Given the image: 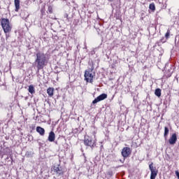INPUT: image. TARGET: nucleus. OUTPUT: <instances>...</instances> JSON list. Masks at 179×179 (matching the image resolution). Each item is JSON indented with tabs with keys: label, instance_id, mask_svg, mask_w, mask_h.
<instances>
[{
	"label": "nucleus",
	"instance_id": "1",
	"mask_svg": "<svg viewBox=\"0 0 179 179\" xmlns=\"http://www.w3.org/2000/svg\"><path fill=\"white\" fill-rule=\"evenodd\" d=\"M47 56L45 54L41 52H38L36 53V59L35 60V64L36 65V68L38 71H40L41 69H44V66L47 65Z\"/></svg>",
	"mask_w": 179,
	"mask_h": 179
},
{
	"label": "nucleus",
	"instance_id": "2",
	"mask_svg": "<svg viewBox=\"0 0 179 179\" xmlns=\"http://www.w3.org/2000/svg\"><path fill=\"white\" fill-rule=\"evenodd\" d=\"M1 26L4 31L6 35V39L8 40L9 37H10V33L12 31V25L9 22V19L8 18H1L0 19Z\"/></svg>",
	"mask_w": 179,
	"mask_h": 179
},
{
	"label": "nucleus",
	"instance_id": "3",
	"mask_svg": "<svg viewBox=\"0 0 179 179\" xmlns=\"http://www.w3.org/2000/svg\"><path fill=\"white\" fill-rule=\"evenodd\" d=\"M94 138L90 136H85L84 145L89 146L91 149L96 148V143H97V138H96V131L93 132Z\"/></svg>",
	"mask_w": 179,
	"mask_h": 179
},
{
	"label": "nucleus",
	"instance_id": "4",
	"mask_svg": "<svg viewBox=\"0 0 179 179\" xmlns=\"http://www.w3.org/2000/svg\"><path fill=\"white\" fill-rule=\"evenodd\" d=\"M51 173H54V174H57V176H62L64 171L62 170V167H61L59 164H57V166H52Z\"/></svg>",
	"mask_w": 179,
	"mask_h": 179
},
{
	"label": "nucleus",
	"instance_id": "5",
	"mask_svg": "<svg viewBox=\"0 0 179 179\" xmlns=\"http://www.w3.org/2000/svg\"><path fill=\"white\" fill-rule=\"evenodd\" d=\"M84 76L85 80L87 82H90V83H93V74L92 73V71L86 70Z\"/></svg>",
	"mask_w": 179,
	"mask_h": 179
},
{
	"label": "nucleus",
	"instance_id": "6",
	"mask_svg": "<svg viewBox=\"0 0 179 179\" xmlns=\"http://www.w3.org/2000/svg\"><path fill=\"white\" fill-rule=\"evenodd\" d=\"M149 169L151 171L150 179H155L157 176V170H156V167L153 166V162L149 165Z\"/></svg>",
	"mask_w": 179,
	"mask_h": 179
},
{
	"label": "nucleus",
	"instance_id": "7",
	"mask_svg": "<svg viewBox=\"0 0 179 179\" xmlns=\"http://www.w3.org/2000/svg\"><path fill=\"white\" fill-rule=\"evenodd\" d=\"M131 153H132V150H131V148L128 147L123 148L122 150V156H123L125 159H127V157H129Z\"/></svg>",
	"mask_w": 179,
	"mask_h": 179
},
{
	"label": "nucleus",
	"instance_id": "8",
	"mask_svg": "<svg viewBox=\"0 0 179 179\" xmlns=\"http://www.w3.org/2000/svg\"><path fill=\"white\" fill-rule=\"evenodd\" d=\"M107 97V94H102L101 95H99V96H97L93 101H92V104H96L97 103H99V101H101L103 100H105V99Z\"/></svg>",
	"mask_w": 179,
	"mask_h": 179
},
{
	"label": "nucleus",
	"instance_id": "9",
	"mask_svg": "<svg viewBox=\"0 0 179 179\" xmlns=\"http://www.w3.org/2000/svg\"><path fill=\"white\" fill-rule=\"evenodd\" d=\"M170 145H175L176 142H177V134L176 133L173 134L169 140Z\"/></svg>",
	"mask_w": 179,
	"mask_h": 179
},
{
	"label": "nucleus",
	"instance_id": "10",
	"mask_svg": "<svg viewBox=\"0 0 179 179\" xmlns=\"http://www.w3.org/2000/svg\"><path fill=\"white\" fill-rule=\"evenodd\" d=\"M48 141H49V142H54L55 141V133H54V131L49 133Z\"/></svg>",
	"mask_w": 179,
	"mask_h": 179
},
{
	"label": "nucleus",
	"instance_id": "11",
	"mask_svg": "<svg viewBox=\"0 0 179 179\" xmlns=\"http://www.w3.org/2000/svg\"><path fill=\"white\" fill-rule=\"evenodd\" d=\"M36 132H38V134L41 135V136H44V135L45 134V130L44 129V128H43L41 127H36Z\"/></svg>",
	"mask_w": 179,
	"mask_h": 179
},
{
	"label": "nucleus",
	"instance_id": "12",
	"mask_svg": "<svg viewBox=\"0 0 179 179\" xmlns=\"http://www.w3.org/2000/svg\"><path fill=\"white\" fill-rule=\"evenodd\" d=\"M14 3L15 6V12H19V9H20V0H14Z\"/></svg>",
	"mask_w": 179,
	"mask_h": 179
},
{
	"label": "nucleus",
	"instance_id": "13",
	"mask_svg": "<svg viewBox=\"0 0 179 179\" xmlns=\"http://www.w3.org/2000/svg\"><path fill=\"white\" fill-rule=\"evenodd\" d=\"M47 93L48 96H50V97H52V96H54V88L49 87L47 90Z\"/></svg>",
	"mask_w": 179,
	"mask_h": 179
},
{
	"label": "nucleus",
	"instance_id": "14",
	"mask_svg": "<svg viewBox=\"0 0 179 179\" xmlns=\"http://www.w3.org/2000/svg\"><path fill=\"white\" fill-rule=\"evenodd\" d=\"M28 91L31 93V94H34L36 93V90L34 89V86L29 85Z\"/></svg>",
	"mask_w": 179,
	"mask_h": 179
},
{
	"label": "nucleus",
	"instance_id": "15",
	"mask_svg": "<svg viewBox=\"0 0 179 179\" xmlns=\"http://www.w3.org/2000/svg\"><path fill=\"white\" fill-rule=\"evenodd\" d=\"M155 94L157 97H160L162 96V90H160V88L156 89Z\"/></svg>",
	"mask_w": 179,
	"mask_h": 179
},
{
	"label": "nucleus",
	"instance_id": "16",
	"mask_svg": "<svg viewBox=\"0 0 179 179\" xmlns=\"http://www.w3.org/2000/svg\"><path fill=\"white\" fill-rule=\"evenodd\" d=\"M169 128L167 127H164V136L165 138H167V136H169Z\"/></svg>",
	"mask_w": 179,
	"mask_h": 179
},
{
	"label": "nucleus",
	"instance_id": "17",
	"mask_svg": "<svg viewBox=\"0 0 179 179\" xmlns=\"http://www.w3.org/2000/svg\"><path fill=\"white\" fill-rule=\"evenodd\" d=\"M149 8L150 10H152V12H155L156 10V6H155V3H152L149 6Z\"/></svg>",
	"mask_w": 179,
	"mask_h": 179
},
{
	"label": "nucleus",
	"instance_id": "18",
	"mask_svg": "<svg viewBox=\"0 0 179 179\" xmlns=\"http://www.w3.org/2000/svg\"><path fill=\"white\" fill-rule=\"evenodd\" d=\"M170 37V31L168 30L167 32L165 34V38H169Z\"/></svg>",
	"mask_w": 179,
	"mask_h": 179
},
{
	"label": "nucleus",
	"instance_id": "19",
	"mask_svg": "<svg viewBox=\"0 0 179 179\" xmlns=\"http://www.w3.org/2000/svg\"><path fill=\"white\" fill-rule=\"evenodd\" d=\"M176 176L178 177V178L179 179V172L178 171H176Z\"/></svg>",
	"mask_w": 179,
	"mask_h": 179
},
{
	"label": "nucleus",
	"instance_id": "20",
	"mask_svg": "<svg viewBox=\"0 0 179 179\" xmlns=\"http://www.w3.org/2000/svg\"><path fill=\"white\" fill-rule=\"evenodd\" d=\"M68 16H69V15H68V14H66V13L64 15V17H66V19H69V18H68Z\"/></svg>",
	"mask_w": 179,
	"mask_h": 179
},
{
	"label": "nucleus",
	"instance_id": "21",
	"mask_svg": "<svg viewBox=\"0 0 179 179\" xmlns=\"http://www.w3.org/2000/svg\"><path fill=\"white\" fill-rule=\"evenodd\" d=\"M50 13H52V10H49Z\"/></svg>",
	"mask_w": 179,
	"mask_h": 179
},
{
	"label": "nucleus",
	"instance_id": "22",
	"mask_svg": "<svg viewBox=\"0 0 179 179\" xmlns=\"http://www.w3.org/2000/svg\"><path fill=\"white\" fill-rule=\"evenodd\" d=\"M91 107H92V108H94V107H93V104L91 105Z\"/></svg>",
	"mask_w": 179,
	"mask_h": 179
},
{
	"label": "nucleus",
	"instance_id": "23",
	"mask_svg": "<svg viewBox=\"0 0 179 179\" xmlns=\"http://www.w3.org/2000/svg\"><path fill=\"white\" fill-rule=\"evenodd\" d=\"M110 1V2H113V1H114V0H109Z\"/></svg>",
	"mask_w": 179,
	"mask_h": 179
},
{
	"label": "nucleus",
	"instance_id": "24",
	"mask_svg": "<svg viewBox=\"0 0 179 179\" xmlns=\"http://www.w3.org/2000/svg\"><path fill=\"white\" fill-rule=\"evenodd\" d=\"M0 36H1V33H0Z\"/></svg>",
	"mask_w": 179,
	"mask_h": 179
}]
</instances>
